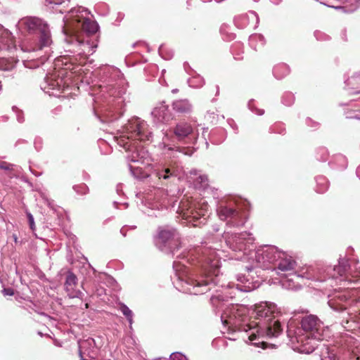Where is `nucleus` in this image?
<instances>
[{"instance_id":"f257e3e1","label":"nucleus","mask_w":360,"mask_h":360,"mask_svg":"<svg viewBox=\"0 0 360 360\" xmlns=\"http://www.w3.org/2000/svg\"><path fill=\"white\" fill-rule=\"evenodd\" d=\"M235 296L236 292L232 290L213 295L210 299L215 310H223L221 320L227 331L247 333L250 342L257 347L264 344L262 338L278 337L281 333L283 328L276 319L279 311L275 304L261 302L252 309L243 305L226 306L228 299Z\"/></svg>"},{"instance_id":"f03ea898","label":"nucleus","mask_w":360,"mask_h":360,"mask_svg":"<svg viewBox=\"0 0 360 360\" xmlns=\"http://www.w3.org/2000/svg\"><path fill=\"white\" fill-rule=\"evenodd\" d=\"M226 245L233 252H238L236 259L247 260L251 266L245 268L252 271L254 268L270 269L272 271H288L292 270L295 262L286 252L278 249L276 246L264 245L252 250L254 238L248 232L232 233L225 231L223 236Z\"/></svg>"},{"instance_id":"7ed1b4c3","label":"nucleus","mask_w":360,"mask_h":360,"mask_svg":"<svg viewBox=\"0 0 360 360\" xmlns=\"http://www.w3.org/2000/svg\"><path fill=\"white\" fill-rule=\"evenodd\" d=\"M358 264V263L355 264L354 271H352L348 266V261L345 259H340L339 264L333 269L328 267L327 269H323L309 266L303 268L300 274H295L294 276L295 278L302 277L321 282L326 281L325 275L326 273L330 276L328 281L331 286H333L334 283L342 285V289L341 287L335 289L334 295L328 300L329 306L333 309L339 311L346 309L348 306L360 302V286H354L356 283L352 281L353 278H357L356 281L359 280L360 270H359Z\"/></svg>"},{"instance_id":"20e7f679","label":"nucleus","mask_w":360,"mask_h":360,"mask_svg":"<svg viewBox=\"0 0 360 360\" xmlns=\"http://www.w3.org/2000/svg\"><path fill=\"white\" fill-rule=\"evenodd\" d=\"M216 248L203 247L199 262L201 264V274L190 276L184 264L174 261V270L178 282L176 288L184 293L200 295L210 290V285L218 284L221 258Z\"/></svg>"},{"instance_id":"39448f33","label":"nucleus","mask_w":360,"mask_h":360,"mask_svg":"<svg viewBox=\"0 0 360 360\" xmlns=\"http://www.w3.org/2000/svg\"><path fill=\"white\" fill-rule=\"evenodd\" d=\"M301 329L295 332V338L300 344V351L311 353L317 347L316 342L326 338L323 322L315 315L304 316L301 321Z\"/></svg>"},{"instance_id":"423d86ee","label":"nucleus","mask_w":360,"mask_h":360,"mask_svg":"<svg viewBox=\"0 0 360 360\" xmlns=\"http://www.w3.org/2000/svg\"><path fill=\"white\" fill-rule=\"evenodd\" d=\"M97 30L98 25L95 21L79 16L67 21L63 26V32L68 43L75 41L83 44L86 37L95 34Z\"/></svg>"},{"instance_id":"0eeeda50","label":"nucleus","mask_w":360,"mask_h":360,"mask_svg":"<svg viewBox=\"0 0 360 360\" xmlns=\"http://www.w3.org/2000/svg\"><path fill=\"white\" fill-rule=\"evenodd\" d=\"M149 134L146 123L139 118H134L124 126V134L120 137L118 143L122 144L124 148H127V144L129 143L131 145L132 142L148 140Z\"/></svg>"},{"instance_id":"6e6552de","label":"nucleus","mask_w":360,"mask_h":360,"mask_svg":"<svg viewBox=\"0 0 360 360\" xmlns=\"http://www.w3.org/2000/svg\"><path fill=\"white\" fill-rule=\"evenodd\" d=\"M178 212L186 219L203 218L204 221L205 220L204 217L209 212V205L204 200L195 202L188 199H183L179 204Z\"/></svg>"},{"instance_id":"1a4fd4ad","label":"nucleus","mask_w":360,"mask_h":360,"mask_svg":"<svg viewBox=\"0 0 360 360\" xmlns=\"http://www.w3.org/2000/svg\"><path fill=\"white\" fill-rule=\"evenodd\" d=\"M24 28L30 32H37L39 34V49H41L51 44V36L48 26L42 20L37 18H26L20 22Z\"/></svg>"},{"instance_id":"9d476101","label":"nucleus","mask_w":360,"mask_h":360,"mask_svg":"<svg viewBox=\"0 0 360 360\" xmlns=\"http://www.w3.org/2000/svg\"><path fill=\"white\" fill-rule=\"evenodd\" d=\"M178 242V234L175 229L166 226L160 227L155 238L156 246L165 253H174L172 245Z\"/></svg>"},{"instance_id":"9b49d317","label":"nucleus","mask_w":360,"mask_h":360,"mask_svg":"<svg viewBox=\"0 0 360 360\" xmlns=\"http://www.w3.org/2000/svg\"><path fill=\"white\" fill-rule=\"evenodd\" d=\"M219 219L226 221L228 226L231 227L241 226L245 223V218L243 214L238 212L231 205L221 203L217 210Z\"/></svg>"},{"instance_id":"f8f14e48","label":"nucleus","mask_w":360,"mask_h":360,"mask_svg":"<svg viewBox=\"0 0 360 360\" xmlns=\"http://www.w3.org/2000/svg\"><path fill=\"white\" fill-rule=\"evenodd\" d=\"M15 48L12 34L0 25V51ZM14 67L13 61L0 57V70H10Z\"/></svg>"},{"instance_id":"ddd939ff","label":"nucleus","mask_w":360,"mask_h":360,"mask_svg":"<svg viewBox=\"0 0 360 360\" xmlns=\"http://www.w3.org/2000/svg\"><path fill=\"white\" fill-rule=\"evenodd\" d=\"M143 202L152 210L167 208L172 203L168 193L160 188L155 189L153 193H148Z\"/></svg>"},{"instance_id":"4468645a","label":"nucleus","mask_w":360,"mask_h":360,"mask_svg":"<svg viewBox=\"0 0 360 360\" xmlns=\"http://www.w3.org/2000/svg\"><path fill=\"white\" fill-rule=\"evenodd\" d=\"M81 360H94L97 355V348L94 340L88 338L78 342Z\"/></svg>"},{"instance_id":"2eb2a0df","label":"nucleus","mask_w":360,"mask_h":360,"mask_svg":"<svg viewBox=\"0 0 360 360\" xmlns=\"http://www.w3.org/2000/svg\"><path fill=\"white\" fill-rule=\"evenodd\" d=\"M189 174V181H193L195 188L203 191H208L210 189L213 193V197L214 198H217L219 197L215 193L214 189L209 186L208 179L206 175L200 174L195 169L191 170Z\"/></svg>"},{"instance_id":"dca6fc26","label":"nucleus","mask_w":360,"mask_h":360,"mask_svg":"<svg viewBox=\"0 0 360 360\" xmlns=\"http://www.w3.org/2000/svg\"><path fill=\"white\" fill-rule=\"evenodd\" d=\"M77 283V276L72 271H68L64 285L65 290L70 298H82L84 295L80 290L75 288Z\"/></svg>"},{"instance_id":"f3484780","label":"nucleus","mask_w":360,"mask_h":360,"mask_svg":"<svg viewBox=\"0 0 360 360\" xmlns=\"http://www.w3.org/2000/svg\"><path fill=\"white\" fill-rule=\"evenodd\" d=\"M193 132V126L191 123L186 122L178 123L174 129V134L179 140L188 137L190 135H192Z\"/></svg>"},{"instance_id":"a211bd4d","label":"nucleus","mask_w":360,"mask_h":360,"mask_svg":"<svg viewBox=\"0 0 360 360\" xmlns=\"http://www.w3.org/2000/svg\"><path fill=\"white\" fill-rule=\"evenodd\" d=\"M250 275L248 276H238V281L240 283L236 285L237 290L243 292H250L259 287V281L250 282L249 278Z\"/></svg>"},{"instance_id":"6ab92c4d","label":"nucleus","mask_w":360,"mask_h":360,"mask_svg":"<svg viewBox=\"0 0 360 360\" xmlns=\"http://www.w3.org/2000/svg\"><path fill=\"white\" fill-rule=\"evenodd\" d=\"M173 108L179 113H188L191 110V105L186 100L176 101L173 103Z\"/></svg>"},{"instance_id":"aec40b11","label":"nucleus","mask_w":360,"mask_h":360,"mask_svg":"<svg viewBox=\"0 0 360 360\" xmlns=\"http://www.w3.org/2000/svg\"><path fill=\"white\" fill-rule=\"evenodd\" d=\"M316 192L322 193L327 191L328 188V180L324 176H318L316 179Z\"/></svg>"},{"instance_id":"412c9836","label":"nucleus","mask_w":360,"mask_h":360,"mask_svg":"<svg viewBox=\"0 0 360 360\" xmlns=\"http://www.w3.org/2000/svg\"><path fill=\"white\" fill-rule=\"evenodd\" d=\"M360 313L359 314L358 317L355 316L358 319V323L355 320H346L343 321L342 326L348 331L355 330L356 328L360 327V321H359ZM352 319H354V317H352Z\"/></svg>"},{"instance_id":"4be33fe9","label":"nucleus","mask_w":360,"mask_h":360,"mask_svg":"<svg viewBox=\"0 0 360 360\" xmlns=\"http://www.w3.org/2000/svg\"><path fill=\"white\" fill-rule=\"evenodd\" d=\"M120 311L126 316L131 326L133 323V313L131 310L127 305L122 304Z\"/></svg>"},{"instance_id":"5701e85b","label":"nucleus","mask_w":360,"mask_h":360,"mask_svg":"<svg viewBox=\"0 0 360 360\" xmlns=\"http://www.w3.org/2000/svg\"><path fill=\"white\" fill-rule=\"evenodd\" d=\"M173 174H174V173L171 172V170L169 168H166L165 169L159 171L157 173V176H158L159 179H167L169 178Z\"/></svg>"},{"instance_id":"b1692460","label":"nucleus","mask_w":360,"mask_h":360,"mask_svg":"<svg viewBox=\"0 0 360 360\" xmlns=\"http://www.w3.org/2000/svg\"><path fill=\"white\" fill-rule=\"evenodd\" d=\"M73 188L78 194L81 195L86 194L89 191V188L85 184L75 186Z\"/></svg>"},{"instance_id":"393cba45","label":"nucleus","mask_w":360,"mask_h":360,"mask_svg":"<svg viewBox=\"0 0 360 360\" xmlns=\"http://www.w3.org/2000/svg\"><path fill=\"white\" fill-rule=\"evenodd\" d=\"M285 288L290 290H295L297 288V286L295 284V281L293 278L288 279L287 281H283L282 284Z\"/></svg>"},{"instance_id":"a878e982","label":"nucleus","mask_w":360,"mask_h":360,"mask_svg":"<svg viewBox=\"0 0 360 360\" xmlns=\"http://www.w3.org/2000/svg\"><path fill=\"white\" fill-rule=\"evenodd\" d=\"M129 169L134 174H140L142 176H148V174L142 170V168L137 167H134L129 165Z\"/></svg>"},{"instance_id":"bb28decb","label":"nucleus","mask_w":360,"mask_h":360,"mask_svg":"<svg viewBox=\"0 0 360 360\" xmlns=\"http://www.w3.org/2000/svg\"><path fill=\"white\" fill-rule=\"evenodd\" d=\"M171 360H188L187 358L179 352H174L170 355Z\"/></svg>"},{"instance_id":"cd10ccee","label":"nucleus","mask_w":360,"mask_h":360,"mask_svg":"<svg viewBox=\"0 0 360 360\" xmlns=\"http://www.w3.org/2000/svg\"><path fill=\"white\" fill-rule=\"evenodd\" d=\"M13 165L7 163L6 162H0V168L4 170H12L13 169Z\"/></svg>"},{"instance_id":"c85d7f7f","label":"nucleus","mask_w":360,"mask_h":360,"mask_svg":"<svg viewBox=\"0 0 360 360\" xmlns=\"http://www.w3.org/2000/svg\"><path fill=\"white\" fill-rule=\"evenodd\" d=\"M27 219L30 224V227L32 231L35 229V224L34 221V217L31 213H27Z\"/></svg>"},{"instance_id":"c756f323","label":"nucleus","mask_w":360,"mask_h":360,"mask_svg":"<svg viewBox=\"0 0 360 360\" xmlns=\"http://www.w3.org/2000/svg\"><path fill=\"white\" fill-rule=\"evenodd\" d=\"M179 152L183 155L191 156L193 153V149L191 148H182Z\"/></svg>"},{"instance_id":"7c9ffc66","label":"nucleus","mask_w":360,"mask_h":360,"mask_svg":"<svg viewBox=\"0 0 360 360\" xmlns=\"http://www.w3.org/2000/svg\"><path fill=\"white\" fill-rule=\"evenodd\" d=\"M4 295H13L14 294L13 290L12 288H4L2 290Z\"/></svg>"},{"instance_id":"2f4dec72","label":"nucleus","mask_w":360,"mask_h":360,"mask_svg":"<svg viewBox=\"0 0 360 360\" xmlns=\"http://www.w3.org/2000/svg\"><path fill=\"white\" fill-rule=\"evenodd\" d=\"M65 60H67L66 58H64ZM61 61L65 65H68V61L63 62V58L61 59Z\"/></svg>"},{"instance_id":"473e14b6","label":"nucleus","mask_w":360,"mask_h":360,"mask_svg":"<svg viewBox=\"0 0 360 360\" xmlns=\"http://www.w3.org/2000/svg\"><path fill=\"white\" fill-rule=\"evenodd\" d=\"M120 232L124 236H125V233H124V228L121 229Z\"/></svg>"},{"instance_id":"72a5a7b5","label":"nucleus","mask_w":360,"mask_h":360,"mask_svg":"<svg viewBox=\"0 0 360 360\" xmlns=\"http://www.w3.org/2000/svg\"><path fill=\"white\" fill-rule=\"evenodd\" d=\"M233 286H234V285H233H233H231V284H229V285H227V287H228L229 288H233Z\"/></svg>"},{"instance_id":"f704fd0d","label":"nucleus","mask_w":360,"mask_h":360,"mask_svg":"<svg viewBox=\"0 0 360 360\" xmlns=\"http://www.w3.org/2000/svg\"><path fill=\"white\" fill-rule=\"evenodd\" d=\"M132 162H138V159H131Z\"/></svg>"},{"instance_id":"c9c22d12","label":"nucleus","mask_w":360,"mask_h":360,"mask_svg":"<svg viewBox=\"0 0 360 360\" xmlns=\"http://www.w3.org/2000/svg\"><path fill=\"white\" fill-rule=\"evenodd\" d=\"M336 9H339V8H342L341 6H338V7H335Z\"/></svg>"},{"instance_id":"e433bc0d","label":"nucleus","mask_w":360,"mask_h":360,"mask_svg":"<svg viewBox=\"0 0 360 360\" xmlns=\"http://www.w3.org/2000/svg\"><path fill=\"white\" fill-rule=\"evenodd\" d=\"M86 37H85V39H86ZM84 41L88 42V40H86V39H85V41ZM84 43H85V42H84L82 44H84Z\"/></svg>"},{"instance_id":"4c0bfd02","label":"nucleus","mask_w":360,"mask_h":360,"mask_svg":"<svg viewBox=\"0 0 360 360\" xmlns=\"http://www.w3.org/2000/svg\"><path fill=\"white\" fill-rule=\"evenodd\" d=\"M57 84H58V86H60V84L59 83V82H57Z\"/></svg>"}]
</instances>
